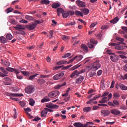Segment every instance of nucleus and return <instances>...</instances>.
<instances>
[{
	"mask_svg": "<svg viewBox=\"0 0 127 127\" xmlns=\"http://www.w3.org/2000/svg\"><path fill=\"white\" fill-rule=\"evenodd\" d=\"M113 97H114V98H119L120 97V95H119V93H115L113 94Z\"/></svg>",
	"mask_w": 127,
	"mask_h": 127,
	"instance_id": "6e6d98bb",
	"label": "nucleus"
},
{
	"mask_svg": "<svg viewBox=\"0 0 127 127\" xmlns=\"http://www.w3.org/2000/svg\"><path fill=\"white\" fill-rule=\"evenodd\" d=\"M25 92L27 94H31L34 93V87L33 86H28L25 88Z\"/></svg>",
	"mask_w": 127,
	"mask_h": 127,
	"instance_id": "0eeeda50",
	"label": "nucleus"
},
{
	"mask_svg": "<svg viewBox=\"0 0 127 127\" xmlns=\"http://www.w3.org/2000/svg\"><path fill=\"white\" fill-rule=\"evenodd\" d=\"M6 70L9 72H14L16 74H20V71L18 70L17 69L13 68L12 67H7L6 68Z\"/></svg>",
	"mask_w": 127,
	"mask_h": 127,
	"instance_id": "1a4fd4ad",
	"label": "nucleus"
},
{
	"mask_svg": "<svg viewBox=\"0 0 127 127\" xmlns=\"http://www.w3.org/2000/svg\"><path fill=\"white\" fill-rule=\"evenodd\" d=\"M19 22H20V23H23V24H27V21L26 20H24V19H23L20 20L19 21Z\"/></svg>",
	"mask_w": 127,
	"mask_h": 127,
	"instance_id": "e2e57ef3",
	"label": "nucleus"
},
{
	"mask_svg": "<svg viewBox=\"0 0 127 127\" xmlns=\"http://www.w3.org/2000/svg\"><path fill=\"white\" fill-rule=\"evenodd\" d=\"M83 59V56L78 55L74 57V58H72V59H74L77 61H80Z\"/></svg>",
	"mask_w": 127,
	"mask_h": 127,
	"instance_id": "412c9836",
	"label": "nucleus"
},
{
	"mask_svg": "<svg viewBox=\"0 0 127 127\" xmlns=\"http://www.w3.org/2000/svg\"><path fill=\"white\" fill-rule=\"evenodd\" d=\"M119 18L118 17H116L115 18H114V19L111 20L110 22L111 23L115 24L116 23H117V22L119 21Z\"/></svg>",
	"mask_w": 127,
	"mask_h": 127,
	"instance_id": "cd10ccee",
	"label": "nucleus"
},
{
	"mask_svg": "<svg viewBox=\"0 0 127 127\" xmlns=\"http://www.w3.org/2000/svg\"><path fill=\"white\" fill-rule=\"evenodd\" d=\"M67 64V61H59L57 63V65H62V64Z\"/></svg>",
	"mask_w": 127,
	"mask_h": 127,
	"instance_id": "473e14b6",
	"label": "nucleus"
},
{
	"mask_svg": "<svg viewBox=\"0 0 127 127\" xmlns=\"http://www.w3.org/2000/svg\"><path fill=\"white\" fill-rule=\"evenodd\" d=\"M20 72H21V73L22 74V75H23L24 76H29L30 73L28 71L20 70Z\"/></svg>",
	"mask_w": 127,
	"mask_h": 127,
	"instance_id": "72a5a7b5",
	"label": "nucleus"
},
{
	"mask_svg": "<svg viewBox=\"0 0 127 127\" xmlns=\"http://www.w3.org/2000/svg\"><path fill=\"white\" fill-rule=\"evenodd\" d=\"M116 40H117V41H120V42L125 41V39H124V38H120L119 37H117L116 38Z\"/></svg>",
	"mask_w": 127,
	"mask_h": 127,
	"instance_id": "864d4df0",
	"label": "nucleus"
},
{
	"mask_svg": "<svg viewBox=\"0 0 127 127\" xmlns=\"http://www.w3.org/2000/svg\"><path fill=\"white\" fill-rule=\"evenodd\" d=\"M2 72V73L1 72ZM0 72V76L1 77H5V76H7V74L8 73V72H7V71H3Z\"/></svg>",
	"mask_w": 127,
	"mask_h": 127,
	"instance_id": "c85d7f7f",
	"label": "nucleus"
},
{
	"mask_svg": "<svg viewBox=\"0 0 127 127\" xmlns=\"http://www.w3.org/2000/svg\"><path fill=\"white\" fill-rule=\"evenodd\" d=\"M48 114V111L46 110H43L41 111V117H46Z\"/></svg>",
	"mask_w": 127,
	"mask_h": 127,
	"instance_id": "f704fd0d",
	"label": "nucleus"
},
{
	"mask_svg": "<svg viewBox=\"0 0 127 127\" xmlns=\"http://www.w3.org/2000/svg\"><path fill=\"white\" fill-rule=\"evenodd\" d=\"M7 96L8 97H10V99L13 100V101H18V99L13 98L15 97H22L23 96V94H16V93H7Z\"/></svg>",
	"mask_w": 127,
	"mask_h": 127,
	"instance_id": "f03ea898",
	"label": "nucleus"
},
{
	"mask_svg": "<svg viewBox=\"0 0 127 127\" xmlns=\"http://www.w3.org/2000/svg\"><path fill=\"white\" fill-rule=\"evenodd\" d=\"M111 113L114 115H120V111L117 109L112 110H111Z\"/></svg>",
	"mask_w": 127,
	"mask_h": 127,
	"instance_id": "4be33fe9",
	"label": "nucleus"
},
{
	"mask_svg": "<svg viewBox=\"0 0 127 127\" xmlns=\"http://www.w3.org/2000/svg\"><path fill=\"white\" fill-rule=\"evenodd\" d=\"M109 92H105L103 94H102L101 97L103 98V97H106V96L109 95Z\"/></svg>",
	"mask_w": 127,
	"mask_h": 127,
	"instance_id": "bf43d9fd",
	"label": "nucleus"
},
{
	"mask_svg": "<svg viewBox=\"0 0 127 127\" xmlns=\"http://www.w3.org/2000/svg\"><path fill=\"white\" fill-rule=\"evenodd\" d=\"M50 101V99L49 98V97H48V96H46L44 97L43 99H41V103H47Z\"/></svg>",
	"mask_w": 127,
	"mask_h": 127,
	"instance_id": "5701e85b",
	"label": "nucleus"
},
{
	"mask_svg": "<svg viewBox=\"0 0 127 127\" xmlns=\"http://www.w3.org/2000/svg\"><path fill=\"white\" fill-rule=\"evenodd\" d=\"M38 75L37 74H34V75H32L29 77H28V80H33L34 78L36 77Z\"/></svg>",
	"mask_w": 127,
	"mask_h": 127,
	"instance_id": "37998d69",
	"label": "nucleus"
},
{
	"mask_svg": "<svg viewBox=\"0 0 127 127\" xmlns=\"http://www.w3.org/2000/svg\"><path fill=\"white\" fill-rule=\"evenodd\" d=\"M82 12L84 13V15H87L89 14V9L87 8H83L81 9Z\"/></svg>",
	"mask_w": 127,
	"mask_h": 127,
	"instance_id": "2f4dec72",
	"label": "nucleus"
},
{
	"mask_svg": "<svg viewBox=\"0 0 127 127\" xmlns=\"http://www.w3.org/2000/svg\"><path fill=\"white\" fill-rule=\"evenodd\" d=\"M49 3H50V1H49V0H41V4L48 5L49 4Z\"/></svg>",
	"mask_w": 127,
	"mask_h": 127,
	"instance_id": "7c9ffc66",
	"label": "nucleus"
},
{
	"mask_svg": "<svg viewBox=\"0 0 127 127\" xmlns=\"http://www.w3.org/2000/svg\"><path fill=\"white\" fill-rule=\"evenodd\" d=\"M83 111L84 113H89V112H91L92 111V108L90 107H84L83 109Z\"/></svg>",
	"mask_w": 127,
	"mask_h": 127,
	"instance_id": "a878e982",
	"label": "nucleus"
},
{
	"mask_svg": "<svg viewBox=\"0 0 127 127\" xmlns=\"http://www.w3.org/2000/svg\"><path fill=\"white\" fill-rule=\"evenodd\" d=\"M13 38V36H12V35L11 34L8 33L6 35V38L7 40H11Z\"/></svg>",
	"mask_w": 127,
	"mask_h": 127,
	"instance_id": "e433bc0d",
	"label": "nucleus"
},
{
	"mask_svg": "<svg viewBox=\"0 0 127 127\" xmlns=\"http://www.w3.org/2000/svg\"><path fill=\"white\" fill-rule=\"evenodd\" d=\"M108 27H109V26H108V25H104V26H102V27H101V29H102V30H105V29H108Z\"/></svg>",
	"mask_w": 127,
	"mask_h": 127,
	"instance_id": "0e129e2a",
	"label": "nucleus"
},
{
	"mask_svg": "<svg viewBox=\"0 0 127 127\" xmlns=\"http://www.w3.org/2000/svg\"><path fill=\"white\" fill-rule=\"evenodd\" d=\"M13 10V8H7L6 11H7V13H9L11 12Z\"/></svg>",
	"mask_w": 127,
	"mask_h": 127,
	"instance_id": "338daca9",
	"label": "nucleus"
},
{
	"mask_svg": "<svg viewBox=\"0 0 127 127\" xmlns=\"http://www.w3.org/2000/svg\"><path fill=\"white\" fill-rule=\"evenodd\" d=\"M34 22H35V23H33V24H36V25H37V24H40L42 23V22H41V21H39V20H35L34 21Z\"/></svg>",
	"mask_w": 127,
	"mask_h": 127,
	"instance_id": "5fc2aeb1",
	"label": "nucleus"
},
{
	"mask_svg": "<svg viewBox=\"0 0 127 127\" xmlns=\"http://www.w3.org/2000/svg\"><path fill=\"white\" fill-rule=\"evenodd\" d=\"M60 4H59L58 3H55L52 5V7L54 8H57L60 7Z\"/></svg>",
	"mask_w": 127,
	"mask_h": 127,
	"instance_id": "79ce46f5",
	"label": "nucleus"
},
{
	"mask_svg": "<svg viewBox=\"0 0 127 127\" xmlns=\"http://www.w3.org/2000/svg\"><path fill=\"white\" fill-rule=\"evenodd\" d=\"M98 44V41L94 39L90 40V42L87 43V46H88L89 49H94V45H97Z\"/></svg>",
	"mask_w": 127,
	"mask_h": 127,
	"instance_id": "20e7f679",
	"label": "nucleus"
},
{
	"mask_svg": "<svg viewBox=\"0 0 127 127\" xmlns=\"http://www.w3.org/2000/svg\"><path fill=\"white\" fill-rule=\"evenodd\" d=\"M73 126L74 127H92L91 126H88L86 125H83L82 124L80 123V122H76L73 124Z\"/></svg>",
	"mask_w": 127,
	"mask_h": 127,
	"instance_id": "9d476101",
	"label": "nucleus"
},
{
	"mask_svg": "<svg viewBox=\"0 0 127 127\" xmlns=\"http://www.w3.org/2000/svg\"><path fill=\"white\" fill-rule=\"evenodd\" d=\"M72 65H68L67 66H63L64 67H63L62 68V70H67L68 69H69L70 67H72Z\"/></svg>",
	"mask_w": 127,
	"mask_h": 127,
	"instance_id": "a18cd8bd",
	"label": "nucleus"
},
{
	"mask_svg": "<svg viewBox=\"0 0 127 127\" xmlns=\"http://www.w3.org/2000/svg\"><path fill=\"white\" fill-rule=\"evenodd\" d=\"M110 59L111 61H112V62L116 63L119 61V57L118 56H117L115 54H113V55L111 56Z\"/></svg>",
	"mask_w": 127,
	"mask_h": 127,
	"instance_id": "9b49d317",
	"label": "nucleus"
},
{
	"mask_svg": "<svg viewBox=\"0 0 127 127\" xmlns=\"http://www.w3.org/2000/svg\"><path fill=\"white\" fill-rule=\"evenodd\" d=\"M76 4H77V6L81 8H85V3L83 1H82L79 0H77L76 1Z\"/></svg>",
	"mask_w": 127,
	"mask_h": 127,
	"instance_id": "f8f14e48",
	"label": "nucleus"
},
{
	"mask_svg": "<svg viewBox=\"0 0 127 127\" xmlns=\"http://www.w3.org/2000/svg\"><path fill=\"white\" fill-rule=\"evenodd\" d=\"M98 24V22H96L94 23H92L91 24V25L90 26V28H93L95 27V26Z\"/></svg>",
	"mask_w": 127,
	"mask_h": 127,
	"instance_id": "680f3d73",
	"label": "nucleus"
},
{
	"mask_svg": "<svg viewBox=\"0 0 127 127\" xmlns=\"http://www.w3.org/2000/svg\"><path fill=\"white\" fill-rule=\"evenodd\" d=\"M46 107L48 108L49 109H58L59 108V106H57L56 105H54L53 104H47L46 105Z\"/></svg>",
	"mask_w": 127,
	"mask_h": 127,
	"instance_id": "2eb2a0df",
	"label": "nucleus"
},
{
	"mask_svg": "<svg viewBox=\"0 0 127 127\" xmlns=\"http://www.w3.org/2000/svg\"><path fill=\"white\" fill-rule=\"evenodd\" d=\"M70 91V88H68V90L66 91V92L64 94H62V97H67L69 91Z\"/></svg>",
	"mask_w": 127,
	"mask_h": 127,
	"instance_id": "de8ad7c7",
	"label": "nucleus"
},
{
	"mask_svg": "<svg viewBox=\"0 0 127 127\" xmlns=\"http://www.w3.org/2000/svg\"><path fill=\"white\" fill-rule=\"evenodd\" d=\"M24 111H25V112H26V114H27V113L31 112V109H30L29 108H24Z\"/></svg>",
	"mask_w": 127,
	"mask_h": 127,
	"instance_id": "8fccbe9b",
	"label": "nucleus"
},
{
	"mask_svg": "<svg viewBox=\"0 0 127 127\" xmlns=\"http://www.w3.org/2000/svg\"><path fill=\"white\" fill-rule=\"evenodd\" d=\"M25 18L29 21H32L34 19V18L32 16H29L28 15H26V16H25Z\"/></svg>",
	"mask_w": 127,
	"mask_h": 127,
	"instance_id": "4c0bfd02",
	"label": "nucleus"
},
{
	"mask_svg": "<svg viewBox=\"0 0 127 127\" xmlns=\"http://www.w3.org/2000/svg\"><path fill=\"white\" fill-rule=\"evenodd\" d=\"M84 80V76H82V75H79V76H77V78H76V80H75V82L76 84H80Z\"/></svg>",
	"mask_w": 127,
	"mask_h": 127,
	"instance_id": "ddd939ff",
	"label": "nucleus"
},
{
	"mask_svg": "<svg viewBox=\"0 0 127 127\" xmlns=\"http://www.w3.org/2000/svg\"><path fill=\"white\" fill-rule=\"evenodd\" d=\"M115 49L119 51H124L125 49V47L123 46H117L115 47Z\"/></svg>",
	"mask_w": 127,
	"mask_h": 127,
	"instance_id": "bb28decb",
	"label": "nucleus"
},
{
	"mask_svg": "<svg viewBox=\"0 0 127 127\" xmlns=\"http://www.w3.org/2000/svg\"><path fill=\"white\" fill-rule=\"evenodd\" d=\"M106 53L110 55H112V56H113V54L115 55L114 53H112V51H111V50H107V51H106Z\"/></svg>",
	"mask_w": 127,
	"mask_h": 127,
	"instance_id": "052dcab7",
	"label": "nucleus"
},
{
	"mask_svg": "<svg viewBox=\"0 0 127 127\" xmlns=\"http://www.w3.org/2000/svg\"><path fill=\"white\" fill-rule=\"evenodd\" d=\"M81 48V50L84 51V52H88V47L85 44H81V46L80 47Z\"/></svg>",
	"mask_w": 127,
	"mask_h": 127,
	"instance_id": "a211bd4d",
	"label": "nucleus"
},
{
	"mask_svg": "<svg viewBox=\"0 0 127 127\" xmlns=\"http://www.w3.org/2000/svg\"><path fill=\"white\" fill-rule=\"evenodd\" d=\"M17 34L25 35V34H26V33L24 31L20 30L19 31V32H17Z\"/></svg>",
	"mask_w": 127,
	"mask_h": 127,
	"instance_id": "3c124183",
	"label": "nucleus"
},
{
	"mask_svg": "<svg viewBox=\"0 0 127 127\" xmlns=\"http://www.w3.org/2000/svg\"><path fill=\"white\" fill-rule=\"evenodd\" d=\"M95 74H96V73H95V72H89V73H88V76H89V77H93L94 76H95Z\"/></svg>",
	"mask_w": 127,
	"mask_h": 127,
	"instance_id": "603ef678",
	"label": "nucleus"
},
{
	"mask_svg": "<svg viewBox=\"0 0 127 127\" xmlns=\"http://www.w3.org/2000/svg\"><path fill=\"white\" fill-rule=\"evenodd\" d=\"M116 53L118 54V55H126V53L124 51H117Z\"/></svg>",
	"mask_w": 127,
	"mask_h": 127,
	"instance_id": "49530a36",
	"label": "nucleus"
},
{
	"mask_svg": "<svg viewBox=\"0 0 127 127\" xmlns=\"http://www.w3.org/2000/svg\"><path fill=\"white\" fill-rule=\"evenodd\" d=\"M66 85V83L64 82L61 84H58L57 85L54 86V89L56 90L59 89L61 87H64Z\"/></svg>",
	"mask_w": 127,
	"mask_h": 127,
	"instance_id": "6ab92c4d",
	"label": "nucleus"
},
{
	"mask_svg": "<svg viewBox=\"0 0 127 127\" xmlns=\"http://www.w3.org/2000/svg\"><path fill=\"white\" fill-rule=\"evenodd\" d=\"M120 88L123 91H127V86H126L124 85H120Z\"/></svg>",
	"mask_w": 127,
	"mask_h": 127,
	"instance_id": "a19ab883",
	"label": "nucleus"
},
{
	"mask_svg": "<svg viewBox=\"0 0 127 127\" xmlns=\"http://www.w3.org/2000/svg\"><path fill=\"white\" fill-rule=\"evenodd\" d=\"M64 72L59 73L57 74H56L55 75H54V77H53V79L54 80H58L61 78H62V77L64 76Z\"/></svg>",
	"mask_w": 127,
	"mask_h": 127,
	"instance_id": "6e6552de",
	"label": "nucleus"
},
{
	"mask_svg": "<svg viewBox=\"0 0 127 127\" xmlns=\"http://www.w3.org/2000/svg\"><path fill=\"white\" fill-rule=\"evenodd\" d=\"M60 95V92L58 91H52L48 94V97L50 98H55Z\"/></svg>",
	"mask_w": 127,
	"mask_h": 127,
	"instance_id": "39448f33",
	"label": "nucleus"
},
{
	"mask_svg": "<svg viewBox=\"0 0 127 127\" xmlns=\"http://www.w3.org/2000/svg\"><path fill=\"white\" fill-rule=\"evenodd\" d=\"M71 56V54L70 53H66L65 54V55H64V56H63V57H62V58L63 59H66L68 57Z\"/></svg>",
	"mask_w": 127,
	"mask_h": 127,
	"instance_id": "c03bdc74",
	"label": "nucleus"
},
{
	"mask_svg": "<svg viewBox=\"0 0 127 127\" xmlns=\"http://www.w3.org/2000/svg\"><path fill=\"white\" fill-rule=\"evenodd\" d=\"M2 64H3V65H4L6 66H9V65H10L9 63H8V62H5V61L2 62Z\"/></svg>",
	"mask_w": 127,
	"mask_h": 127,
	"instance_id": "4d7b16f0",
	"label": "nucleus"
},
{
	"mask_svg": "<svg viewBox=\"0 0 127 127\" xmlns=\"http://www.w3.org/2000/svg\"><path fill=\"white\" fill-rule=\"evenodd\" d=\"M37 82L38 84H43L46 82V81L43 79H39L37 80Z\"/></svg>",
	"mask_w": 127,
	"mask_h": 127,
	"instance_id": "ea45409f",
	"label": "nucleus"
},
{
	"mask_svg": "<svg viewBox=\"0 0 127 127\" xmlns=\"http://www.w3.org/2000/svg\"><path fill=\"white\" fill-rule=\"evenodd\" d=\"M81 66V64H77V65H75L74 66L71 67L70 69L71 71L74 70L75 69H76L78 67H80Z\"/></svg>",
	"mask_w": 127,
	"mask_h": 127,
	"instance_id": "58836bf2",
	"label": "nucleus"
},
{
	"mask_svg": "<svg viewBox=\"0 0 127 127\" xmlns=\"http://www.w3.org/2000/svg\"><path fill=\"white\" fill-rule=\"evenodd\" d=\"M74 14L75 15L78 16H81L83 17L84 15H83V13L79 11L75 10L74 12Z\"/></svg>",
	"mask_w": 127,
	"mask_h": 127,
	"instance_id": "c756f323",
	"label": "nucleus"
},
{
	"mask_svg": "<svg viewBox=\"0 0 127 127\" xmlns=\"http://www.w3.org/2000/svg\"><path fill=\"white\" fill-rule=\"evenodd\" d=\"M28 101H29V105L32 107L34 106V103H35L34 99H33L32 98H29Z\"/></svg>",
	"mask_w": 127,
	"mask_h": 127,
	"instance_id": "c9c22d12",
	"label": "nucleus"
},
{
	"mask_svg": "<svg viewBox=\"0 0 127 127\" xmlns=\"http://www.w3.org/2000/svg\"><path fill=\"white\" fill-rule=\"evenodd\" d=\"M7 41H10V40H7L3 36L0 37V43L2 44H6L7 43Z\"/></svg>",
	"mask_w": 127,
	"mask_h": 127,
	"instance_id": "f3484780",
	"label": "nucleus"
},
{
	"mask_svg": "<svg viewBox=\"0 0 127 127\" xmlns=\"http://www.w3.org/2000/svg\"><path fill=\"white\" fill-rule=\"evenodd\" d=\"M83 72H81L78 71V70H76L72 72L71 75H70V77L72 78L75 77V76H77V77H79V75L83 73Z\"/></svg>",
	"mask_w": 127,
	"mask_h": 127,
	"instance_id": "4468645a",
	"label": "nucleus"
},
{
	"mask_svg": "<svg viewBox=\"0 0 127 127\" xmlns=\"http://www.w3.org/2000/svg\"><path fill=\"white\" fill-rule=\"evenodd\" d=\"M14 29H15L16 30H25L24 26L20 24H17L16 26L14 27Z\"/></svg>",
	"mask_w": 127,
	"mask_h": 127,
	"instance_id": "b1692460",
	"label": "nucleus"
},
{
	"mask_svg": "<svg viewBox=\"0 0 127 127\" xmlns=\"http://www.w3.org/2000/svg\"><path fill=\"white\" fill-rule=\"evenodd\" d=\"M112 103L115 105L116 106H119V102L118 100H114L112 101Z\"/></svg>",
	"mask_w": 127,
	"mask_h": 127,
	"instance_id": "09e8293b",
	"label": "nucleus"
},
{
	"mask_svg": "<svg viewBox=\"0 0 127 127\" xmlns=\"http://www.w3.org/2000/svg\"><path fill=\"white\" fill-rule=\"evenodd\" d=\"M10 23L13 25H15L16 24V21H15V20H14V19H12L10 21Z\"/></svg>",
	"mask_w": 127,
	"mask_h": 127,
	"instance_id": "13d9d810",
	"label": "nucleus"
},
{
	"mask_svg": "<svg viewBox=\"0 0 127 127\" xmlns=\"http://www.w3.org/2000/svg\"><path fill=\"white\" fill-rule=\"evenodd\" d=\"M101 115L104 117L108 116L110 115V111L108 110H101Z\"/></svg>",
	"mask_w": 127,
	"mask_h": 127,
	"instance_id": "dca6fc26",
	"label": "nucleus"
},
{
	"mask_svg": "<svg viewBox=\"0 0 127 127\" xmlns=\"http://www.w3.org/2000/svg\"><path fill=\"white\" fill-rule=\"evenodd\" d=\"M61 13L62 14V17L64 18H67L69 15L72 16L74 15V12L72 11H65L64 10L61 8H57V14L58 16H60L61 15Z\"/></svg>",
	"mask_w": 127,
	"mask_h": 127,
	"instance_id": "f257e3e1",
	"label": "nucleus"
},
{
	"mask_svg": "<svg viewBox=\"0 0 127 127\" xmlns=\"http://www.w3.org/2000/svg\"><path fill=\"white\" fill-rule=\"evenodd\" d=\"M100 97V95L95 96L93 98H92V99H91V100H89L88 102H87L86 104L89 105L91 103H93L95 105L97 104L98 103V101H95V100H97V99H99Z\"/></svg>",
	"mask_w": 127,
	"mask_h": 127,
	"instance_id": "423d86ee",
	"label": "nucleus"
},
{
	"mask_svg": "<svg viewBox=\"0 0 127 127\" xmlns=\"http://www.w3.org/2000/svg\"><path fill=\"white\" fill-rule=\"evenodd\" d=\"M100 66H101V64H99V61H95L92 64V65H91L90 69L92 71H96L97 70L99 69V68H100Z\"/></svg>",
	"mask_w": 127,
	"mask_h": 127,
	"instance_id": "7ed1b4c3",
	"label": "nucleus"
},
{
	"mask_svg": "<svg viewBox=\"0 0 127 127\" xmlns=\"http://www.w3.org/2000/svg\"><path fill=\"white\" fill-rule=\"evenodd\" d=\"M37 25L34 24H30L27 26V29L29 30H33L36 27Z\"/></svg>",
	"mask_w": 127,
	"mask_h": 127,
	"instance_id": "aec40b11",
	"label": "nucleus"
},
{
	"mask_svg": "<svg viewBox=\"0 0 127 127\" xmlns=\"http://www.w3.org/2000/svg\"><path fill=\"white\" fill-rule=\"evenodd\" d=\"M40 120H41V118H40L38 117H36L34 118V119H33V121H35V122H38Z\"/></svg>",
	"mask_w": 127,
	"mask_h": 127,
	"instance_id": "69168bd1",
	"label": "nucleus"
},
{
	"mask_svg": "<svg viewBox=\"0 0 127 127\" xmlns=\"http://www.w3.org/2000/svg\"><path fill=\"white\" fill-rule=\"evenodd\" d=\"M68 39V37L67 36H63V37H62V39H63V40L64 41H66V40H67Z\"/></svg>",
	"mask_w": 127,
	"mask_h": 127,
	"instance_id": "774afa93",
	"label": "nucleus"
},
{
	"mask_svg": "<svg viewBox=\"0 0 127 127\" xmlns=\"http://www.w3.org/2000/svg\"><path fill=\"white\" fill-rule=\"evenodd\" d=\"M108 101H109L108 98L106 97H105L102 98L101 100L99 101L98 102V103L103 104V103H106Z\"/></svg>",
	"mask_w": 127,
	"mask_h": 127,
	"instance_id": "393cba45",
	"label": "nucleus"
}]
</instances>
